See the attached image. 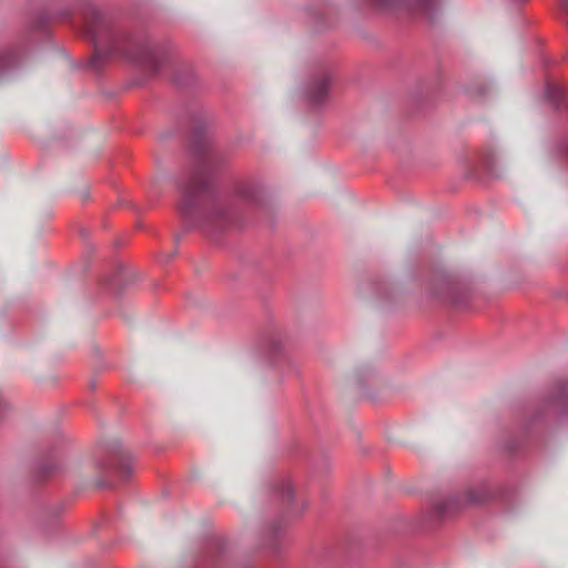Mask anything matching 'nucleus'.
<instances>
[{
	"mask_svg": "<svg viewBox=\"0 0 568 568\" xmlns=\"http://www.w3.org/2000/svg\"><path fill=\"white\" fill-rule=\"evenodd\" d=\"M377 2H379L383 6H386V7H389L392 6L394 2H396L397 0H376Z\"/></svg>",
	"mask_w": 568,
	"mask_h": 568,
	"instance_id": "obj_2",
	"label": "nucleus"
},
{
	"mask_svg": "<svg viewBox=\"0 0 568 568\" xmlns=\"http://www.w3.org/2000/svg\"><path fill=\"white\" fill-rule=\"evenodd\" d=\"M327 89V82L325 81V83L323 84V92H325Z\"/></svg>",
	"mask_w": 568,
	"mask_h": 568,
	"instance_id": "obj_3",
	"label": "nucleus"
},
{
	"mask_svg": "<svg viewBox=\"0 0 568 568\" xmlns=\"http://www.w3.org/2000/svg\"><path fill=\"white\" fill-rule=\"evenodd\" d=\"M466 497L469 503L480 504L487 499V494L481 488H470L466 491Z\"/></svg>",
	"mask_w": 568,
	"mask_h": 568,
	"instance_id": "obj_1",
	"label": "nucleus"
}]
</instances>
